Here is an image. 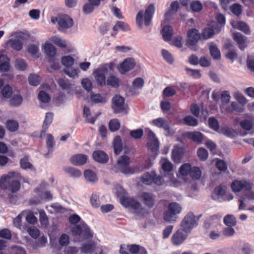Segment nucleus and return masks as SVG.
I'll use <instances>...</instances> for the list:
<instances>
[{"label":"nucleus","instance_id":"obj_13","mask_svg":"<svg viewBox=\"0 0 254 254\" xmlns=\"http://www.w3.org/2000/svg\"><path fill=\"white\" fill-rule=\"evenodd\" d=\"M56 20L59 26V29L62 32L65 31L73 24L72 19L66 15L59 16Z\"/></svg>","mask_w":254,"mask_h":254},{"label":"nucleus","instance_id":"obj_31","mask_svg":"<svg viewBox=\"0 0 254 254\" xmlns=\"http://www.w3.org/2000/svg\"><path fill=\"white\" fill-rule=\"evenodd\" d=\"M7 45L13 49L19 51L22 49L23 43L18 39H11L7 42Z\"/></svg>","mask_w":254,"mask_h":254},{"label":"nucleus","instance_id":"obj_59","mask_svg":"<svg viewBox=\"0 0 254 254\" xmlns=\"http://www.w3.org/2000/svg\"><path fill=\"white\" fill-rule=\"evenodd\" d=\"M240 125L244 129L246 130H250L252 128L254 124L252 120L246 119L241 122Z\"/></svg>","mask_w":254,"mask_h":254},{"label":"nucleus","instance_id":"obj_9","mask_svg":"<svg viewBox=\"0 0 254 254\" xmlns=\"http://www.w3.org/2000/svg\"><path fill=\"white\" fill-rule=\"evenodd\" d=\"M82 253L90 254H106V253L101 246H97L93 242L83 244L80 248Z\"/></svg>","mask_w":254,"mask_h":254},{"label":"nucleus","instance_id":"obj_51","mask_svg":"<svg viewBox=\"0 0 254 254\" xmlns=\"http://www.w3.org/2000/svg\"><path fill=\"white\" fill-rule=\"evenodd\" d=\"M185 70L187 75L195 79L199 78L201 74L200 71L198 69H191L189 67H186Z\"/></svg>","mask_w":254,"mask_h":254},{"label":"nucleus","instance_id":"obj_1","mask_svg":"<svg viewBox=\"0 0 254 254\" xmlns=\"http://www.w3.org/2000/svg\"><path fill=\"white\" fill-rule=\"evenodd\" d=\"M20 176V173L13 171L3 175L0 179V188L2 190L9 189L12 192L17 191L20 189V184L16 178Z\"/></svg>","mask_w":254,"mask_h":254},{"label":"nucleus","instance_id":"obj_32","mask_svg":"<svg viewBox=\"0 0 254 254\" xmlns=\"http://www.w3.org/2000/svg\"><path fill=\"white\" fill-rule=\"evenodd\" d=\"M54 118V114L52 112H48L46 114L45 120L43 122L42 126V132H45L48 129L49 126L53 122Z\"/></svg>","mask_w":254,"mask_h":254},{"label":"nucleus","instance_id":"obj_50","mask_svg":"<svg viewBox=\"0 0 254 254\" xmlns=\"http://www.w3.org/2000/svg\"><path fill=\"white\" fill-rule=\"evenodd\" d=\"M15 66L17 69L24 71L27 68V64L24 59L19 58L15 61Z\"/></svg>","mask_w":254,"mask_h":254},{"label":"nucleus","instance_id":"obj_33","mask_svg":"<svg viewBox=\"0 0 254 254\" xmlns=\"http://www.w3.org/2000/svg\"><path fill=\"white\" fill-rule=\"evenodd\" d=\"M37 196L40 197L42 200L50 201L53 198V196L51 192L49 191H42L40 189L36 188L34 190Z\"/></svg>","mask_w":254,"mask_h":254},{"label":"nucleus","instance_id":"obj_44","mask_svg":"<svg viewBox=\"0 0 254 254\" xmlns=\"http://www.w3.org/2000/svg\"><path fill=\"white\" fill-rule=\"evenodd\" d=\"M39 220L41 226L46 228L49 225V219L44 210L40 209L39 210Z\"/></svg>","mask_w":254,"mask_h":254},{"label":"nucleus","instance_id":"obj_29","mask_svg":"<svg viewBox=\"0 0 254 254\" xmlns=\"http://www.w3.org/2000/svg\"><path fill=\"white\" fill-rule=\"evenodd\" d=\"M43 50L47 56L51 58V60L54 61L55 56L56 54V49L55 47L51 44L46 43L43 45Z\"/></svg>","mask_w":254,"mask_h":254},{"label":"nucleus","instance_id":"obj_37","mask_svg":"<svg viewBox=\"0 0 254 254\" xmlns=\"http://www.w3.org/2000/svg\"><path fill=\"white\" fill-rule=\"evenodd\" d=\"M46 144L48 148V152L45 154L46 157H49V154L53 151V147L55 145V142H54V138L51 134H48L46 137Z\"/></svg>","mask_w":254,"mask_h":254},{"label":"nucleus","instance_id":"obj_19","mask_svg":"<svg viewBox=\"0 0 254 254\" xmlns=\"http://www.w3.org/2000/svg\"><path fill=\"white\" fill-rule=\"evenodd\" d=\"M221 26L218 23H215L210 27L205 28L202 33V37L204 39H207L211 37L215 33L219 32L221 30Z\"/></svg>","mask_w":254,"mask_h":254},{"label":"nucleus","instance_id":"obj_21","mask_svg":"<svg viewBox=\"0 0 254 254\" xmlns=\"http://www.w3.org/2000/svg\"><path fill=\"white\" fill-rule=\"evenodd\" d=\"M93 158L94 160L100 163H105L109 160L108 155L102 150H95L93 152Z\"/></svg>","mask_w":254,"mask_h":254},{"label":"nucleus","instance_id":"obj_38","mask_svg":"<svg viewBox=\"0 0 254 254\" xmlns=\"http://www.w3.org/2000/svg\"><path fill=\"white\" fill-rule=\"evenodd\" d=\"M20 164L21 168L23 169H30L31 170H34V167L29 161V157L25 155L20 159Z\"/></svg>","mask_w":254,"mask_h":254},{"label":"nucleus","instance_id":"obj_61","mask_svg":"<svg viewBox=\"0 0 254 254\" xmlns=\"http://www.w3.org/2000/svg\"><path fill=\"white\" fill-rule=\"evenodd\" d=\"M168 209L176 215L180 213L182 210L181 206L176 202L171 203L169 205Z\"/></svg>","mask_w":254,"mask_h":254},{"label":"nucleus","instance_id":"obj_28","mask_svg":"<svg viewBox=\"0 0 254 254\" xmlns=\"http://www.w3.org/2000/svg\"><path fill=\"white\" fill-rule=\"evenodd\" d=\"M233 39L239 45L240 49L243 50L246 47V38L241 33L238 32L233 33Z\"/></svg>","mask_w":254,"mask_h":254},{"label":"nucleus","instance_id":"obj_46","mask_svg":"<svg viewBox=\"0 0 254 254\" xmlns=\"http://www.w3.org/2000/svg\"><path fill=\"white\" fill-rule=\"evenodd\" d=\"M223 110H225L228 113H232L234 111L243 112V109L240 107L238 104L235 102H232L228 107L225 106V109Z\"/></svg>","mask_w":254,"mask_h":254},{"label":"nucleus","instance_id":"obj_3","mask_svg":"<svg viewBox=\"0 0 254 254\" xmlns=\"http://www.w3.org/2000/svg\"><path fill=\"white\" fill-rule=\"evenodd\" d=\"M155 11L154 4L150 3L146 8L145 11L140 10L136 14V23L140 27L142 28L143 22L145 26H148L152 20Z\"/></svg>","mask_w":254,"mask_h":254},{"label":"nucleus","instance_id":"obj_18","mask_svg":"<svg viewBox=\"0 0 254 254\" xmlns=\"http://www.w3.org/2000/svg\"><path fill=\"white\" fill-rule=\"evenodd\" d=\"M120 202L125 207H129L135 210H138L141 207V204L133 198L123 196L120 198Z\"/></svg>","mask_w":254,"mask_h":254},{"label":"nucleus","instance_id":"obj_64","mask_svg":"<svg viewBox=\"0 0 254 254\" xmlns=\"http://www.w3.org/2000/svg\"><path fill=\"white\" fill-rule=\"evenodd\" d=\"M191 165L189 163H185L182 165L180 168V173L183 176L190 174Z\"/></svg>","mask_w":254,"mask_h":254},{"label":"nucleus","instance_id":"obj_48","mask_svg":"<svg viewBox=\"0 0 254 254\" xmlns=\"http://www.w3.org/2000/svg\"><path fill=\"white\" fill-rule=\"evenodd\" d=\"M51 41L60 47L65 48L66 46L65 41L58 36H53L51 38Z\"/></svg>","mask_w":254,"mask_h":254},{"label":"nucleus","instance_id":"obj_45","mask_svg":"<svg viewBox=\"0 0 254 254\" xmlns=\"http://www.w3.org/2000/svg\"><path fill=\"white\" fill-rule=\"evenodd\" d=\"M224 223L227 226H234L237 223L236 218L234 215L228 214L225 216L223 219Z\"/></svg>","mask_w":254,"mask_h":254},{"label":"nucleus","instance_id":"obj_7","mask_svg":"<svg viewBox=\"0 0 254 254\" xmlns=\"http://www.w3.org/2000/svg\"><path fill=\"white\" fill-rule=\"evenodd\" d=\"M231 187L234 192H238L243 190H251L253 187V184L245 179L235 180L232 182Z\"/></svg>","mask_w":254,"mask_h":254},{"label":"nucleus","instance_id":"obj_58","mask_svg":"<svg viewBox=\"0 0 254 254\" xmlns=\"http://www.w3.org/2000/svg\"><path fill=\"white\" fill-rule=\"evenodd\" d=\"M120 127V123L118 119H113L110 121L109 124V127L110 130L114 132L119 129Z\"/></svg>","mask_w":254,"mask_h":254},{"label":"nucleus","instance_id":"obj_11","mask_svg":"<svg viewBox=\"0 0 254 254\" xmlns=\"http://www.w3.org/2000/svg\"><path fill=\"white\" fill-rule=\"evenodd\" d=\"M112 108L117 113H127V106L125 104V99L116 95L112 98Z\"/></svg>","mask_w":254,"mask_h":254},{"label":"nucleus","instance_id":"obj_25","mask_svg":"<svg viewBox=\"0 0 254 254\" xmlns=\"http://www.w3.org/2000/svg\"><path fill=\"white\" fill-rule=\"evenodd\" d=\"M231 24L234 28L241 30L247 34L250 33L249 28L246 23L240 21L233 20Z\"/></svg>","mask_w":254,"mask_h":254},{"label":"nucleus","instance_id":"obj_22","mask_svg":"<svg viewBox=\"0 0 254 254\" xmlns=\"http://www.w3.org/2000/svg\"><path fill=\"white\" fill-rule=\"evenodd\" d=\"M140 198L143 203L146 206L150 208L153 206L155 203V199L151 193L144 192L141 194Z\"/></svg>","mask_w":254,"mask_h":254},{"label":"nucleus","instance_id":"obj_56","mask_svg":"<svg viewBox=\"0 0 254 254\" xmlns=\"http://www.w3.org/2000/svg\"><path fill=\"white\" fill-rule=\"evenodd\" d=\"M144 83V80L141 77L136 78L132 82V88L134 90L140 89L143 87Z\"/></svg>","mask_w":254,"mask_h":254},{"label":"nucleus","instance_id":"obj_24","mask_svg":"<svg viewBox=\"0 0 254 254\" xmlns=\"http://www.w3.org/2000/svg\"><path fill=\"white\" fill-rule=\"evenodd\" d=\"M180 7V3L178 1L175 0L170 4V9L165 14V20H169L171 19L172 13L176 12Z\"/></svg>","mask_w":254,"mask_h":254},{"label":"nucleus","instance_id":"obj_36","mask_svg":"<svg viewBox=\"0 0 254 254\" xmlns=\"http://www.w3.org/2000/svg\"><path fill=\"white\" fill-rule=\"evenodd\" d=\"M120 82L121 80L118 77L112 75L108 77L106 84L112 87L117 88L119 86Z\"/></svg>","mask_w":254,"mask_h":254},{"label":"nucleus","instance_id":"obj_15","mask_svg":"<svg viewBox=\"0 0 254 254\" xmlns=\"http://www.w3.org/2000/svg\"><path fill=\"white\" fill-rule=\"evenodd\" d=\"M151 123L154 126L163 129L169 135H172L174 133L173 131L170 128L168 122L164 118H158L154 119L151 121Z\"/></svg>","mask_w":254,"mask_h":254},{"label":"nucleus","instance_id":"obj_49","mask_svg":"<svg viewBox=\"0 0 254 254\" xmlns=\"http://www.w3.org/2000/svg\"><path fill=\"white\" fill-rule=\"evenodd\" d=\"M221 132L227 137L232 138L237 135V132L232 128L224 127L221 129Z\"/></svg>","mask_w":254,"mask_h":254},{"label":"nucleus","instance_id":"obj_53","mask_svg":"<svg viewBox=\"0 0 254 254\" xmlns=\"http://www.w3.org/2000/svg\"><path fill=\"white\" fill-rule=\"evenodd\" d=\"M23 101L22 97L19 95H14L9 100L11 106L17 107L21 105Z\"/></svg>","mask_w":254,"mask_h":254},{"label":"nucleus","instance_id":"obj_2","mask_svg":"<svg viewBox=\"0 0 254 254\" xmlns=\"http://www.w3.org/2000/svg\"><path fill=\"white\" fill-rule=\"evenodd\" d=\"M70 231L75 241L77 242H81L93 237V232L84 222H80L79 224L72 227Z\"/></svg>","mask_w":254,"mask_h":254},{"label":"nucleus","instance_id":"obj_23","mask_svg":"<svg viewBox=\"0 0 254 254\" xmlns=\"http://www.w3.org/2000/svg\"><path fill=\"white\" fill-rule=\"evenodd\" d=\"M184 153V149L175 146L172 152V158L174 162L180 163Z\"/></svg>","mask_w":254,"mask_h":254},{"label":"nucleus","instance_id":"obj_60","mask_svg":"<svg viewBox=\"0 0 254 254\" xmlns=\"http://www.w3.org/2000/svg\"><path fill=\"white\" fill-rule=\"evenodd\" d=\"M176 215V214L168 209V211L165 212L164 213V219L168 222H174L176 220L177 218Z\"/></svg>","mask_w":254,"mask_h":254},{"label":"nucleus","instance_id":"obj_35","mask_svg":"<svg viewBox=\"0 0 254 254\" xmlns=\"http://www.w3.org/2000/svg\"><path fill=\"white\" fill-rule=\"evenodd\" d=\"M187 136L198 143H201L203 138V134L198 131L189 132L187 133Z\"/></svg>","mask_w":254,"mask_h":254},{"label":"nucleus","instance_id":"obj_43","mask_svg":"<svg viewBox=\"0 0 254 254\" xmlns=\"http://www.w3.org/2000/svg\"><path fill=\"white\" fill-rule=\"evenodd\" d=\"M162 36L166 41H168L171 39L172 35V29L170 26H165L162 31Z\"/></svg>","mask_w":254,"mask_h":254},{"label":"nucleus","instance_id":"obj_47","mask_svg":"<svg viewBox=\"0 0 254 254\" xmlns=\"http://www.w3.org/2000/svg\"><path fill=\"white\" fill-rule=\"evenodd\" d=\"M62 64L66 67H71L74 63V59L70 56H64L61 59Z\"/></svg>","mask_w":254,"mask_h":254},{"label":"nucleus","instance_id":"obj_20","mask_svg":"<svg viewBox=\"0 0 254 254\" xmlns=\"http://www.w3.org/2000/svg\"><path fill=\"white\" fill-rule=\"evenodd\" d=\"M90 100L92 102L95 104H104L107 102L108 100V96L105 94H101L99 93H90Z\"/></svg>","mask_w":254,"mask_h":254},{"label":"nucleus","instance_id":"obj_40","mask_svg":"<svg viewBox=\"0 0 254 254\" xmlns=\"http://www.w3.org/2000/svg\"><path fill=\"white\" fill-rule=\"evenodd\" d=\"M64 71L69 77L76 78V77H78V73H79L80 70H79V69L77 67L73 68V67H68L66 68H65L64 70Z\"/></svg>","mask_w":254,"mask_h":254},{"label":"nucleus","instance_id":"obj_26","mask_svg":"<svg viewBox=\"0 0 254 254\" xmlns=\"http://www.w3.org/2000/svg\"><path fill=\"white\" fill-rule=\"evenodd\" d=\"M46 208L47 211L51 214L64 213L65 211V209L58 203H52L47 206Z\"/></svg>","mask_w":254,"mask_h":254},{"label":"nucleus","instance_id":"obj_55","mask_svg":"<svg viewBox=\"0 0 254 254\" xmlns=\"http://www.w3.org/2000/svg\"><path fill=\"white\" fill-rule=\"evenodd\" d=\"M65 171L68 173L71 176L78 178L81 176L82 173L79 170L72 167H66L64 169Z\"/></svg>","mask_w":254,"mask_h":254},{"label":"nucleus","instance_id":"obj_16","mask_svg":"<svg viewBox=\"0 0 254 254\" xmlns=\"http://www.w3.org/2000/svg\"><path fill=\"white\" fill-rule=\"evenodd\" d=\"M108 69L106 67H101L97 68L94 71V75L97 84L100 86L106 85V74Z\"/></svg>","mask_w":254,"mask_h":254},{"label":"nucleus","instance_id":"obj_5","mask_svg":"<svg viewBox=\"0 0 254 254\" xmlns=\"http://www.w3.org/2000/svg\"><path fill=\"white\" fill-rule=\"evenodd\" d=\"M199 217L192 212H189L184 218L181 224V228L189 233L198 224Z\"/></svg>","mask_w":254,"mask_h":254},{"label":"nucleus","instance_id":"obj_54","mask_svg":"<svg viewBox=\"0 0 254 254\" xmlns=\"http://www.w3.org/2000/svg\"><path fill=\"white\" fill-rule=\"evenodd\" d=\"M190 175L193 179L198 180L201 177V171L197 167H191Z\"/></svg>","mask_w":254,"mask_h":254},{"label":"nucleus","instance_id":"obj_52","mask_svg":"<svg viewBox=\"0 0 254 254\" xmlns=\"http://www.w3.org/2000/svg\"><path fill=\"white\" fill-rule=\"evenodd\" d=\"M19 127L16 121L9 120L6 123V127L10 131H15L17 130Z\"/></svg>","mask_w":254,"mask_h":254},{"label":"nucleus","instance_id":"obj_34","mask_svg":"<svg viewBox=\"0 0 254 254\" xmlns=\"http://www.w3.org/2000/svg\"><path fill=\"white\" fill-rule=\"evenodd\" d=\"M209 50L211 56L214 59L218 60L221 57V54L217 46L214 43L209 44Z\"/></svg>","mask_w":254,"mask_h":254},{"label":"nucleus","instance_id":"obj_4","mask_svg":"<svg viewBox=\"0 0 254 254\" xmlns=\"http://www.w3.org/2000/svg\"><path fill=\"white\" fill-rule=\"evenodd\" d=\"M160 165L164 172L163 173L161 172L163 175L162 178L165 180H167V181H165L164 183L166 185L171 186L174 179V175L171 173L173 168L172 164L167 158H162L160 161Z\"/></svg>","mask_w":254,"mask_h":254},{"label":"nucleus","instance_id":"obj_14","mask_svg":"<svg viewBox=\"0 0 254 254\" xmlns=\"http://www.w3.org/2000/svg\"><path fill=\"white\" fill-rule=\"evenodd\" d=\"M135 60L131 58L126 59L118 66V70L122 74H125L132 69L135 66Z\"/></svg>","mask_w":254,"mask_h":254},{"label":"nucleus","instance_id":"obj_41","mask_svg":"<svg viewBox=\"0 0 254 254\" xmlns=\"http://www.w3.org/2000/svg\"><path fill=\"white\" fill-rule=\"evenodd\" d=\"M85 179L90 183H95L97 181L96 174L90 170H87L84 173Z\"/></svg>","mask_w":254,"mask_h":254},{"label":"nucleus","instance_id":"obj_12","mask_svg":"<svg viewBox=\"0 0 254 254\" xmlns=\"http://www.w3.org/2000/svg\"><path fill=\"white\" fill-rule=\"evenodd\" d=\"M145 132L147 133L148 141L147 142L148 149L153 152H156L159 148V143L154 132L149 128H146Z\"/></svg>","mask_w":254,"mask_h":254},{"label":"nucleus","instance_id":"obj_63","mask_svg":"<svg viewBox=\"0 0 254 254\" xmlns=\"http://www.w3.org/2000/svg\"><path fill=\"white\" fill-rule=\"evenodd\" d=\"M176 93V90L172 86L166 87L163 91V95L166 97H170Z\"/></svg>","mask_w":254,"mask_h":254},{"label":"nucleus","instance_id":"obj_27","mask_svg":"<svg viewBox=\"0 0 254 254\" xmlns=\"http://www.w3.org/2000/svg\"><path fill=\"white\" fill-rule=\"evenodd\" d=\"M87 157L84 154H76L70 158L71 163L74 165H82L87 161Z\"/></svg>","mask_w":254,"mask_h":254},{"label":"nucleus","instance_id":"obj_57","mask_svg":"<svg viewBox=\"0 0 254 254\" xmlns=\"http://www.w3.org/2000/svg\"><path fill=\"white\" fill-rule=\"evenodd\" d=\"M230 98V96L228 91H224L222 92L221 97V100L222 102V105L221 107L222 110L225 109V104L229 103Z\"/></svg>","mask_w":254,"mask_h":254},{"label":"nucleus","instance_id":"obj_39","mask_svg":"<svg viewBox=\"0 0 254 254\" xmlns=\"http://www.w3.org/2000/svg\"><path fill=\"white\" fill-rule=\"evenodd\" d=\"M114 152L116 155H118L122 151L123 149V144L122 139L119 136H117L114 141Z\"/></svg>","mask_w":254,"mask_h":254},{"label":"nucleus","instance_id":"obj_17","mask_svg":"<svg viewBox=\"0 0 254 254\" xmlns=\"http://www.w3.org/2000/svg\"><path fill=\"white\" fill-rule=\"evenodd\" d=\"M189 233L182 228L176 232L172 237V242L173 245L179 246L181 245L187 239Z\"/></svg>","mask_w":254,"mask_h":254},{"label":"nucleus","instance_id":"obj_42","mask_svg":"<svg viewBox=\"0 0 254 254\" xmlns=\"http://www.w3.org/2000/svg\"><path fill=\"white\" fill-rule=\"evenodd\" d=\"M83 116L86 118V121L87 123L93 124L96 121L98 116L95 115L93 117L91 116V112L90 109L84 107L83 109Z\"/></svg>","mask_w":254,"mask_h":254},{"label":"nucleus","instance_id":"obj_6","mask_svg":"<svg viewBox=\"0 0 254 254\" xmlns=\"http://www.w3.org/2000/svg\"><path fill=\"white\" fill-rule=\"evenodd\" d=\"M142 182L145 185H151L154 183L158 186L165 185V180L163 179L162 176H157L156 174L152 172L150 174L146 173L144 174L141 177Z\"/></svg>","mask_w":254,"mask_h":254},{"label":"nucleus","instance_id":"obj_10","mask_svg":"<svg viewBox=\"0 0 254 254\" xmlns=\"http://www.w3.org/2000/svg\"><path fill=\"white\" fill-rule=\"evenodd\" d=\"M187 45L192 50L196 51V45L200 39V35L198 31L195 29L190 30L187 34Z\"/></svg>","mask_w":254,"mask_h":254},{"label":"nucleus","instance_id":"obj_62","mask_svg":"<svg viewBox=\"0 0 254 254\" xmlns=\"http://www.w3.org/2000/svg\"><path fill=\"white\" fill-rule=\"evenodd\" d=\"M197 154L198 158L201 161L206 160L208 157L207 151L204 148H199L198 149Z\"/></svg>","mask_w":254,"mask_h":254},{"label":"nucleus","instance_id":"obj_8","mask_svg":"<svg viewBox=\"0 0 254 254\" xmlns=\"http://www.w3.org/2000/svg\"><path fill=\"white\" fill-rule=\"evenodd\" d=\"M130 158L126 155L121 156L117 162V167L120 172L125 174H132L133 171L129 166Z\"/></svg>","mask_w":254,"mask_h":254},{"label":"nucleus","instance_id":"obj_30","mask_svg":"<svg viewBox=\"0 0 254 254\" xmlns=\"http://www.w3.org/2000/svg\"><path fill=\"white\" fill-rule=\"evenodd\" d=\"M127 246L129 254H147L146 250L143 247L136 245Z\"/></svg>","mask_w":254,"mask_h":254}]
</instances>
